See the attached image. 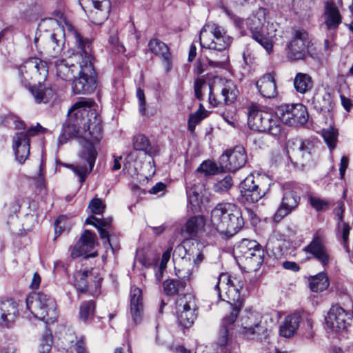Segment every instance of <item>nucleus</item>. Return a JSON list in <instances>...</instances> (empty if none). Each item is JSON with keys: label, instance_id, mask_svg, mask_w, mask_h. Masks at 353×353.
I'll return each mask as SVG.
<instances>
[{"label": "nucleus", "instance_id": "nucleus-31", "mask_svg": "<svg viewBox=\"0 0 353 353\" xmlns=\"http://www.w3.org/2000/svg\"><path fill=\"white\" fill-rule=\"evenodd\" d=\"M148 46L152 53L163 59L165 70L169 72L172 68V60L171 54L167 45L157 39H154L150 41Z\"/></svg>", "mask_w": 353, "mask_h": 353}, {"label": "nucleus", "instance_id": "nucleus-62", "mask_svg": "<svg viewBox=\"0 0 353 353\" xmlns=\"http://www.w3.org/2000/svg\"><path fill=\"white\" fill-rule=\"evenodd\" d=\"M341 104L346 111L349 112L353 107V102L345 96H341Z\"/></svg>", "mask_w": 353, "mask_h": 353}, {"label": "nucleus", "instance_id": "nucleus-63", "mask_svg": "<svg viewBox=\"0 0 353 353\" xmlns=\"http://www.w3.org/2000/svg\"><path fill=\"white\" fill-rule=\"evenodd\" d=\"M41 283V277L38 273L35 272L32 279L30 288L32 289H37L39 287Z\"/></svg>", "mask_w": 353, "mask_h": 353}, {"label": "nucleus", "instance_id": "nucleus-53", "mask_svg": "<svg viewBox=\"0 0 353 353\" xmlns=\"http://www.w3.org/2000/svg\"><path fill=\"white\" fill-rule=\"evenodd\" d=\"M309 202L311 206L317 211L323 210L327 203L324 200L314 196H310Z\"/></svg>", "mask_w": 353, "mask_h": 353}, {"label": "nucleus", "instance_id": "nucleus-47", "mask_svg": "<svg viewBox=\"0 0 353 353\" xmlns=\"http://www.w3.org/2000/svg\"><path fill=\"white\" fill-rule=\"evenodd\" d=\"M138 261L146 268L154 265L156 279L158 282L161 281L163 277V271L165 268H161V266L157 265V261L154 256L151 261L141 257H139Z\"/></svg>", "mask_w": 353, "mask_h": 353}, {"label": "nucleus", "instance_id": "nucleus-34", "mask_svg": "<svg viewBox=\"0 0 353 353\" xmlns=\"http://www.w3.org/2000/svg\"><path fill=\"white\" fill-rule=\"evenodd\" d=\"M259 131L268 132L273 136L279 135L282 131V125L280 123L278 117L265 112V114H263L262 128H259Z\"/></svg>", "mask_w": 353, "mask_h": 353}, {"label": "nucleus", "instance_id": "nucleus-37", "mask_svg": "<svg viewBox=\"0 0 353 353\" xmlns=\"http://www.w3.org/2000/svg\"><path fill=\"white\" fill-rule=\"evenodd\" d=\"M265 111L259 110L256 105H252L248 111V123L250 129L259 131L262 128L263 121V114Z\"/></svg>", "mask_w": 353, "mask_h": 353}, {"label": "nucleus", "instance_id": "nucleus-40", "mask_svg": "<svg viewBox=\"0 0 353 353\" xmlns=\"http://www.w3.org/2000/svg\"><path fill=\"white\" fill-rule=\"evenodd\" d=\"M95 307V303L92 301L82 302L79 307V319L83 322L92 320L94 314Z\"/></svg>", "mask_w": 353, "mask_h": 353}, {"label": "nucleus", "instance_id": "nucleus-50", "mask_svg": "<svg viewBox=\"0 0 353 353\" xmlns=\"http://www.w3.org/2000/svg\"><path fill=\"white\" fill-rule=\"evenodd\" d=\"M196 170L205 176L214 175L217 172L218 168L215 163L208 161H203Z\"/></svg>", "mask_w": 353, "mask_h": 353}, {"label": "nucleus", "instance_id": "nucleus-18", "mask_svg": "<svg viewBox=\"0 0 353 353\" xmlns=\"http://www.w3.org/2000/svg\"><path fill=\"white\" fill-rule=\"evenodd\" d=\"M292 37L286 46V54L293 61L303 59L310 43L308 33L303 28H294Z\"/></svg>", "mask_w": 353, "mask_h": 353}, {"label": "nucleus", "instance_id": "nucleus-12", "mask_svg": "<svg viewBox=\"0 0 353 353\" xmlns=\"http://www.w3.org/2000/svg\"><path fill=\"white\" fill-rule=\"evenodd\" d=\"M208 285L219 299H224L221 295L224 292L228 301L235 302L240 299V290L243 289V283L236 277L231 278L228 274L222 273L218 277L210 279Z\"/></svg>", "mask_w": 353, "mask_h": 353}, {"label": "nucleus", "instance_id": "nucleus-48", "mask_svg": "<svg viewBox=\"0 0 353 353\" xmlns=\"http://www.w3.org/2000/svg\"><path fill=\"white\" fill-rule=\"evenodd\" d=\"M233 185V180L231 176L227 175L223 179L217 181L213 185L215 192L222 194L228 192Z\"/></svg>", "mask_w": 353, "mask_h": 353}, {"label": "nucleus", "instance_id": "nucleus-27", "mask_svg": "<svg viewBox=\"0 0 353 353\" xmlns=\"http://www.w3.org/2000/svg\"><path fill=\"white\" fill-rule=\"evenodd\" d=\"M97 236L89 230H85L77 244L71 249L70 255L77 258L87 254L96 245Z\"/></svg>", "mask_w": 353, "mask_h": 353}, {"label": "nucleus", "instance_id": "nucleus-8", "mask_svg": "<svg viewBox=\"0 0 353 353\" xmlns=\"http://www.w3.org/2000/svg\"><path fill=\"white\" fill-rule=\"evenodd\" d=\"M50 27L53 29L52 32L46 30L41 35V38L36 39L34 42L37 46H41L43 52L47 57H57L61 52L64 44L65 30L59 25L58 21L53 19L43 21L40 28Z\"/></svg>", "mask_w": 353, "mask_h": 353}, {"label": "nucleus", "instance_id": "nucleus-19", "mask_svg": "<svg viewBox=\"0 0 353 353\" xmlns=\"http://www.w3.org/2000/svg\"><path fill=\"white\" fill-rule=\"evenodd\" d=\"M43 127L37 125L27 131L17 132L13 137V150L17 160L23 163L30 154V137L34 135L37 132L43 130Z\"/></svg>", "mask_w": 353, "mask_h": 353}, {"label": "nucleus", "instance_id": "nucleus-4", "mask_svg": "<svg viewBox=\"0 0 353 353\" xmlns=\"http://www.w3.org/2000/svg\"><path fill=\"white\" fill-rule=\"evenodd\" d=\"M240 310L239 306H234L230 314L223 319L218 339V343L221 346H225L227 344L229 335L240 336L250 339L259 334L261 316L256 312L246 311L236 321Z\"/></svg>", "mask_w": 353, "mask_h": 353}, {"label": "nucleus", "instance_id": "nucleus-21", "mask_svg": "<svg viewBox=\"0 0 353 353\" xmlns=\"http://www.w3.org/2000/svg\"><path fill=\"white\" fill-rule=\"evenodd\" d=\"M352 318V313L340 305H333L325 318L327 328L334 332L344 330L350 325Z\"/></svg>", "mask_w": 353, "mask_h": 353}, {"label": "nucleus", "instance_id": "nucleus-13", "mask_svg": "<svg viewBox=\"0 0 353 353\" xmlns=\"http://www.w3.org/2000/svg\"><path fill=\"white\" fill-rule=\"evenodd\" d=\"M270 185V179L268 177L259 174H250L240 184L241 198L248 203H256L265 195Z\"/></svg>", "mask_w": 353, "mask_h": 353}, {"label": "nucleus", "instance_id": "nucleus-52", "mask_svg": "<svg viewBox=\"0 0 353 353\" xmlns=\"http://www.w3.org/2000/svg\"><path fill=\"white\" fill-rule=\"evenodd\" d=\"M89 208L95 214H101L105 210V205L100 199H93L89 203Z\"/></svg>", "mask_w": 353, "mask_h": 353}, {"label": "nucleus", "instance_id": "nucleus-22", "mask_svg": "<svg viewBox=\"0 0 353 353\" xmlns=\"http://www.w3.org/2000/svg\"><path fill=\"white\" fill-rule=\"evenodd\" d=\"M74 286L79 291L88 292L92 295L99 292L101 278L94 276L92 272H77L74 274Z\"/></svg>", "mask_w": 353, "mask_h": 353}, {"label": "nucleus", "instance_id": "nucleus-55", "mask_svg": "<svg viewBox=\"0 0 353 353\" xmlns=\"http://www.w3.org/2000/svg\"><path fill=\"white\" fill-rule=\"evenodd\" d=\"M188 201L192 205V208L194 209H196L197 208H199L200 203L202 201V196L197 192L192 191V193H188Z\"/></svg>", "mask_w": 353, "mask_h": 353}, {"label": "nucleus", "instance_id": "nucleus-59", "mask_svg": "<svg viewBox=\"0 0 353 353\" xmlns=\"http://www.w3.org/2000/svg\"><path fill=\"white\" fill-rule=\"evenodd\" d=\"M283 268L292 272H298L300 270L299 265L294 261H285L283 263Z\"/></svg>", "mask_w": 353, "mask_h": 353}, {"label": "nucleus", "instance_id": "nucleus-11", "mask_svg": "<svg viewBox=\"0 0 353 353\" xmlns=\"http://www.w3.org/2000/svg\"><path fill=\"white\" fill-rule=\"evenodd\" d=\"M238 95L239 90L232 81L219 77L213 78L208 99L212 106L232 104L236 100Z\"/></svg>", "mask_w": 353, "mask_h": 353}, {"label": "nucleus", "instance_id": "nucleus-51", "mask_svg": "<svg viewBox=\"0 0 353 353\" xmlns=\"http://www.w3.org/2000/svg\"><path fill=\"white\" fill-rule=\"evenodd\" d=\"M52 343V338L51 334L46 333L43 335L40 345L39 352L40 353H48L51 349Z\"/></svg>", "mask_w": 353, "mask_h": 353}, {"label": "nucleus", "instance_id": "nucleus-57", "mask_svg": "<svg viewBox=\"0 0 353 353\" xmlns=\"http://www.w3.org/2000/svg\"><path fill=\"white\" fill-rule=\"evenodd\" d=\"M223 120L232 127H235V123L237 121V116L236 112L232 110L231 112H224L222 114Z\"/></svg>", "mask_w": 353, "mask_h": 353}, {"label": "nucleus", "instance_id": "nucleus-1", "mask_svg": "<svg viewBox=\"0 0 353 353\" xmlns=\"http://www.w3.org/2000/svg\"><path fill=\"white\" fill-rule=\"evenodd\" d=\"M94 103L91 99L81 98L74 103L68 110V115L74 121L64 129V133L70 137L81 139L83 148L79 156L80 161L77 165H70L79 176L81 183L85 181L94 168L98 154L94 144L99 143L102 137L101 119L92 109Z\"/></svg>", "mask_w": 353, "mask_h": 353}, {"label": "nucleus", "instance_id": "nucleus-14", "mask_svg": "<svg viewBox=\"0 0 353 353\" xmlns=\"http://www.w3.org/2000/svg\"><path fill=\"white\" fill-rule=\"evenodd\" d=\"M201 245L196 243V246H192L188 251L185 249L184 246L179 245L174 252H185V256L181 259V264L185 266L188 263L189 266H192L191 268L189 267H183L181 269H176L177 276L184 281H190L192 279L193 274L199 269V264L203 261L204 256L203 252L200 250Z\"/></svg>", "mask_w": 353, "mask_h": 353}, {"label": "nucleus", "instance_id": "nucleus-3", "mask_svg": "<svg viewBox=\"0 0 353 353\" xmlns=\"http://www.w3.org/2000/svg\"><path fill=\"white\" fill-rule=\"evenodd\" d=\"M65 28L79 49L72 57L78 61V65H73V67L76 68V73L79 75L78 78L73 81L72 92L75 94H90L97 88V81L90 42L88 39H83L71 24L66 23Z\"/></svg>", "mask_w": 353, "mask_h": 353}, {"label": "nucleus", "instance_id": "nucleus-29", "mask_svg": "<svg viewBox=\"0 0 353 353\" xmlns=\"http://www.w3.org/2000/svg\"><path fill=\"white\" fill-rule=\"evenodd\" d=\"M92 8L87 13L89 20L94 24H102L109 16L111 4L110 1H102L101 3H92Z\"/></svg>", "mask_w": 353, "mask_h": 353}, {"label": "nucleus", "instance_id": "nucleus-46", "mask_svg": "<svg viewBox=\"0 0 353 353\" xmlns=\"http://www.w3.org/2000/svg\"><path fill=\"white\" fill-rule=\"evenodd\" d=\"M208 116L206 111L205 110L203 105L199 104V110L194 113L190 114L188 119V129L191 132H194L196 125L204 118Z\"/></svg>", "mask_w": 353, "mask_h": 353}, {"label": "nucleus", "instance_id": "nucleus-6", "mask_svg": "<svg viewBox=\"0 0 353 353\" xmlns=\"http://www.w3.org/2000/svg\"><path fill=\"white\" fill-rule=\"evenodd\" d=\"M48 71L46 63L35 57L26 61L19 68L20 77L23 82L29 83L30 80L38 81L37 86L30 88V91L37 103L53 102L57 98L56 93L52 88L44 87L41 83L46 79Z\"/></svg>", "mask_w": 353, "mask_h": 353}, {"label": "nucleus", "instance_id": "nucleus-20", "mask_svg": "<svg viewBox=\"0 0 353 353\" xmlns=\"http://www.w3.org/2000/svg\"><path fill=\"white\" fill-rule=\"evenodd\" d=\"M246 159L245 149L241 146H236L225 151L220 157V168L223 171L234 172L245 165Z\"/></svg>", "mask_w": 353, "mask_h": 353}, {"label": "nucleus", "instance_id": "nucleus-15", "mask_svg": "<svg viewBox=\"0 0 353 353\" xmlns=\"http://www.w3.org/2000/svg\"><path fill=\"white\" fill-rule=\"evenodd\" d=\"M287 154L292 162L305 166L310 165L313 160L314 144L310 140H292L286 142Z\"/></svg>", "mask_w": 353, "mask_h": 353}, {"label": "nucleus", "instance_id": "nucleus-35", "mask_svg": "<svg viewBox=\"0 0 353 353\" xmlns=\"http://www.w3.org/2000/svg\"><path fill=\"white\" fill-rule=\"evenodd\" d=\"M308 285L313 292H323L330 285L329 278L325 272H321L308 278Z\"/></svg>", "mask_w": 353, "mask_h": 353}, {"label": "nucleus", "instance_id": "nucleus-2", "mask_svg": "<svg viewBox=\"0 0 353 353\" xmlns=\"http://www.w3.org/2000/svg\"><path fill=\"white\" fill-rule=\"evenodd\" d=\"M199 40L201 47L209 52L205 58L196 63V72L201 74L208 68H224L229 61L226 50L232 42L225 28L217 23H208L200 31Z\"/></svg>", "mask_w": 353, "mask_h": 353}, {"label": "nucleus", "instance_id": "nucleus-30", "mask_svg": "<svg viewBox=\"0 0 353 353\" xmlns=\"http://www.w3.org/2000/svg\"><path fill=\"white\" fill-rule=\"evenodd\" d=\"M324 23L327 30H336L342 22L339 8L333 2H327L323 14Z\"/></svg>", "mask_w": 353, "mask_h": 353}, {"label": "nucleus", "instance_id": "nucleus-5", "mask_svg": "<svg viewBox=\"0 0 353 353\" xmlns=\"http://www.w3.org/2000/svg\"><path fill=\"white\" fill-rule=\"evenodd\" d=\"M268 14L267 9L259 8L246 19H237L235 23L240 28L245 26L250 30L252 37L270 54L272 50L276 32L279 31V25L271 21Z\"/></svg>", "mask_w": 353, "mask_h": 353}, {"label": "nucleus", "instance_id": "nucleus-54", "mask_svg": "<svg viewBox=\"0 0 353 353\" xmlns=\"http://www.w3.org/2000/svg\"><path fill=\"white\" fill-rule=\"evenodd\" d=\"M109 42L113 46L116 53H123L125 52V48L120 43L117 33L110 36Z\"/></svg>", "mask_w": 353, "mask_h": 353}, {"label": "nucleus", "instance_id": "nucleus-16", "mask_svg": "<svg viewBox=\"0 0 353 353\" xmlns=\"http://www.w3.org/2000/svg\"><path fill=\"white\" fill-rule=\"evenodd\" d=\"M276 115L279 121L290 126L303 125L308 120L307 108L301 103L281 105L277 109Z\"/></svg>", "mask_w": 353, "mask_h": 353}, {"label": "nucleus", "instance_id": "nucleus-24", "mask_svg": "<svg viewBox=\"0 0 353 353\" xmlns=\"http://www.w3.org/2000/svg\"><path fill=\"white\" fill-rule=\"evenodd\" d=\"M300 200V196L294 190L289 186L285 187L281 203L274 214V221H281L292 210H295L299 205Z\"/></svg>", "mask_w": 353, "mask_h": 353}, {"label": "nucleus", "instance_id": "nucleus-7", "mask_svg": "<svg viewBox=\"0 0 353 353\" xmlns=\"http://www.w3.org/2000/svg\"><path fill=\"white\" fill-rule=\"evenodd\" d=\"M210 221L217 232L227 236H234L244 225L240 208L231 203L217 204L211 211Z\"/></svg>", "mask_w": 353, "mask_h": 353}, {"label": "nucleus", "instance_id": "nucleus-32", "mask_svg": "<svg viewBox=\"0 0 353 353\" xmlns=\"http://www.w3.org/2000/svg\"><path fill=\"white\" fill-rule=\"evenodd\" d=\"M256 88L261 94L266 98H273L277 95L276 85L272 74L268 73L256 82Z\"/></svg>", "mask_w": 353, "mask_h": 353}, {"label": "nucleus", "instance_id": "nucleus-26", "mask_svg": "<svg viewBox=\"0 0 353 353\" xmlns=\"http://www.w3.org/2000/svg\"><path fill=\"white\" fill-rule=\"evenodd\" d=\"M75 44L77 49L75 52H72V54L69 57L68 60H57L54 63L57 76L65 81L72 79L77 74L76 68L73 67V65H78V61L72 57H74V54L79 51V49L76 42Z\"/></svg>", "mask_w": 353, "mask_h": 353}, {"label": "nucleus", "instance_id": "nucleus-25", "mask_svg": "<svg viewBox=\"0 0 353 353\" xmlns=\"http://www.w3.org/2000/svg\"><path fill=\"white\" fill-rule=\"evenodd\" d=\"M19 315L17 302L12 300L0 301V327L10 328Z\"/></svg>", "mask_w": 353, "mask_h": 353}, {"label": "nucleus", "instance_id": "nucleus-58", "mask_svg": "<svg viewBox=\"0 0 353 353\" xmlns=\"http://www.w3.org/2000/svg\"><path fill=\"white\" fill-rule=\"evenodd\" d=\"M165 188L166 185L165 183L159 182L157 183L153 187H152L151 189L149 190V192L153 194H158L159 193H161V194H163L165 190Z\"/></svg>", "mask_w": 353, "mask_h": 353}, {"label": "nucleus", "instance_id": "nucleus-43", "mask_svg": "<svg viewBox=\"0 0 353 353\" xmlns=\"http://www.w3.org/2000/svg\"><path fill=\"white\" fill-rule=\"evenodd\" d=\"M322 137L330 150L335 148L337 139L338 131L332 126L322 130Z\"/></svg>", "mask_w": 353, "mask_h": 353}, {"label": "nucleus", "instance_id": "nucleus-49", "mask_svg": "<svg viewBox=\"0 0 353 353\" xmlns=\"http://www.w3.org/2000/svg\"><path fill=\"white\" fill-rule=\"evenodd\" d=\"M212 85L208 84L203 77L197 78L194 82V93L196 97L199 100H202L204 94L208 92L210 94V86Z\"/></svg>", "mask_w": 353, "mask_h": 353}, {"label": "nucleus", "instance_id": "nucleus-10", "mask_svg": "<svg viewBox=\"0 0 353 353\" xmlns=\"http://www.w3.org/2000/svg\"><path fill=\"white\" fill-rule=\"evenodd\" d=\"M26 306L35 318L47 323L56 319L57 305L48 294L43 292L30 294L26 299Z\"/></svg>", "mask_w": 353, "mask_h": 353}, {"label": "nucleus", "instance_id": "nucleus-17", "mask_svg": "<svg viewBox=\"0 0 353 353\" xmlns=\"http://www.w3.org/2000/svg\"><path fill=\"white\" fill-rule=\"evenodd\" d=\"M176 308L179 324L184 327H190L196 319L197 305L194 296L190 293L179 296Z\"/></svg>", "mask_w": 353, "mask_h": 353}, {"label": "nucleus", "instance_id": "nucleus-41", "mask_svg": "<svg viewBox=\"0 0 353 353\" xmlns=\"http://www.w3.org/2000/svg\"><path fill=\"white\" fill-rule=\"evenodd\" d=\"M343 211L344 209L343 205H340L337 208L335 209V214L339 220V229L341 232L343 241L344 244H346L349 238L350 227L343 220Z\"/></svg>", "mask_w": 353, "mask_h": 353}, {"label": "nucleus", "instance_id": "nucleus-28", "mask_svg": "<svg viewBox=\"0 0 353 353\" xmlns=\"http://www.w3.org/2000/svg\"><path fill=\"white\" fill-rule=\"evenodd\" d=\"M130 314L136 324L141 321L143 316L142 291L135 286H132L130 290Z\"/></svg>", "mask_w": 353, "mask_h": 353}, {"label": "nucleus", "instance_id": "nucleus-56", "mask_svg": "<svg viewBox=\"0 0 353 353\" xmlns=\"http://www.w3.org/2000/svg\"><path fill=\"white\" fill-rule=\"evenodd\" d=\"M137 97L139 100V112L142 115H143L146 111L145 98L143 90L141 88H137Z\"/></svg>", "mask_w": 353, "mask_h": 353}, {"label": "nucleus", "instance_id": "nucleus-64", "mask_svg": "<svg viewBox=\"0 0 353 353\" xmlns=\"http://www.w3.org/2000/svg\"><path fill=\"white\" fill-rule=\"evenodd\" d=\"M63 219V217H59L56 220L54 223L55 236L54 238V240H55L62 232V226H59V224H61Z\"/></svg>", "mask_w": 353, "mask_h": 353}, {"label": "nucleus", "instance_id": "nucleus-9", "mask_svg": "<svg viewBox=\"0 0 353 353\" xmlns=\"http://www.w3.org/2000/svg\"><path fill=\"white\" fill-rule=\"evenodd\" d=\"M234 254L245 265L248 271H256L263 262L264 251L254 240L242 239L235 245Z\"/></svg>", "mask_w": 353, "mask_h": 353}, {"label": "nucleus", "instance_id": "nucleus-39", "mask_svg": "<svg viewBox=\"0 0 353 353\" xmlns=\"http://www.w3.org/2000/svg\"><path fill=\"white\" fill-rule=\"evenodd\" d=\"M205 221L202 216H195L190 218L182 229V232H186L188 235H193L202 230L205 226Z\"/></svg>", "mask_w": 353, "mask_h": 353}, {"label": "nucleus", "instance_id": "nucleus-33", "mask_svg": "<svg viewBox=\"0 0 353 353\" xmlns=\"http://www.w3.org/2000/svg\"><path fill=\"white\" fill-rule=\"evenodd\" d=\"M301 321V317L296 313L285 316L280 325L279 332L281 336L285 338L292 336L298 330Z\"/></svg>", "mask_w": 353, "mask_h": 353}, {"label": "nucleus", "instance_id": "nucleus-60", "mask_svg": "<svg viewBox=\"0 0 353 353\" xmlns=\"http://www.w3.org/2000/svg\"><path fill=\"white\" fill-rule=\"evenodd\" d=\"M76 353H88L85 347V343L83 339H81L75 343Z\"/></svg>", "mask_w": 353, "mask_h": 353}, {"label": "nucleus", "instance_id": "nucleus-38", "mask_svg": "<svg viewBox=\"0 0 353 353\" xmlns=\"http://www.w3.org/2000/svg\"><path fill=\"white\" fill-rule=\"evenodd\" d=\"M85 223L88 225H92L97 228L99 232L100 237L102 239H105V242H104V243H108L110 245L109 233L107 231V229L110 226L108 221L100 219L94 216H91L86 219Z\"/></svg>", "mask_w": 353, "mask_h": 353}, {"label": "nucleus", "instance_id": "nucleus-36", "mask_svg": "<svg viewBox=\"0 0 353 353\" xmlns=\"http://www.w3.org/2000/svg\"><path fill=\"white\" fill-rule=\"evenodd\" d=\"M294 86L298 92L305 94L312 90L313 81L309 74L299 72L294 77Z\"/></svg>", "mask_w": 353, "mask_h": 353}, {"label": "nucleus", "instance_id": "nucleus-23", "mask_svg": "<svg viewBox=\"0 0 353 353\" xmlns=\"http://www.w3.org/2000/svg\"><path fill=\"white\" fill-rule=\"evenodd\" d=\"M303 250L312 254L325 268L333 261V257L325 245L322 237L318 234H314L311 243Z\"/></svg>", "mask_w": 353, "mask_h": 353}, {"label": "nucleus", "instance_id": "nucleus-42", "mask_svg": "<svg viewBox=\"0 0 353 353\" xmlns=\"http://www.w3.org/2000/svg\"><path fill=\"white\" fill-rule=\"evenodd\" d=\"M185 282L179 280L170 279L163 283L164 292L170 296L179 294L185 288Z\"/></svg>", "mask_w": 353, "mask_h": 353}, {"label": "nucleus", "instance_id": "nucleus-45", "mask_svg": "<svg viewBox=\"0 0 353 353\" xmlns=\"http://www.w3.org/2000/svg\"><path fill=\"white\" fill-rule=\"evenodd\" d=\"M133 148L136 150L143 151L145 153H149L151 150L149 139L142 134H139L134 137Z\"/></svg>", "mask_w": 353, "mask_h": 353}, {"label": "nucleus", "instance_id": "nucleus-61", "mask_svg": "<svg viewBox=\"0 0 353 353\" xmlns=\"http://www.w3.org/2000/svg\"><path fill=\"white\" fill-rule=\"evenodd\" d=\"M348 166V159L345 157H343L341 159V163H340V175L341 177L343 178L345 175V170Z\"/></svg>", "mask_w": 353, "mask_h": 353}, {"label": "nucleus", "instance_id": "nucleus-44", "mask_svg": "<svg viewBox=\"0 0 353 353\" xmlns=\"http://www.w3.org/2000/svg\"><path fill=\"white\" fill-rule=\"evenodd\" d=\"M316 101V106L323 112H330L332 108V97L328 92H320Z\"/></svg>", "mask_w": 353, "mask_h": 353}]
</instances>
